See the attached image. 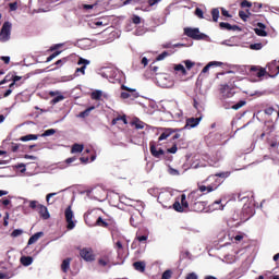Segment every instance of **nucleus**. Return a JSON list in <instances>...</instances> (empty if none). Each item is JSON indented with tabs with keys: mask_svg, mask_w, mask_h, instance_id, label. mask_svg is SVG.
<instances>
[{
	"mask_svg": "<svg viewBox=\"0 0 279 279\" xmlns=\"http://www.w3.org/2000/svg\"><path fill=\"white\" fill-rule=\"evenodd\" d=\"M69 269H71V258H65L61 264V271H63V274H68Z\"/></svg>",
	"mask_w": 279,
	"mask_h": 279,
	"instance_id": "25",
	"label": "nucleus"
},
{
	"mask_svg": "<svg viewBox=\"0 0 279 279\" xmlns=\"http://www.w3.org/2000/svg\"><path fill=\"white\" fill-rule=\"evenodd\" d=\"M194 14L197 19H204V11L201 8H196Z\"/></svg>",
	"mask_w": 279,
	"mask_h": 279,
	"instance_id": "48",
	"label": "nucleus"
},
{
	"mask_svg": "<svg viewBox=\"0 0 279 279\" xmlns=\"http://www.w3.org/2000/svg\"><path fill=\"white\" fill-rule=\"evenodd\" d=\"M268 71H279V61H271L270 63L267 64Z\"/></svg>",
	"mask_w": 279,
	"mask_h": 279,
	"instance_id": "33",
	"label": "nucleus"
},
{
	"mask_svg": "<svg viewBox=\"0 0 279 279\" xmlns=\"http://www.w3.org/2000/svg\"><path fill=\"white\" fill-rule=\"evenodd\" d=\"M133 267L136 271H141V274L145 272V262H135L133 264Z\"/></svg>",
	"mask_w": 279,
	"mask_h": 279,
	"instance_id": "28",
	"label": "nucleus"
},
{
	"mask_svg": "<svg viewBox=\"0 0 279 279\" xmlns=\"http://www.w3.org/2000/svg\"><path fill=\"white\" fill-rule=\"evenodd\" d=\"M132 23H134V25H141V16L133 15L132 16Z\"/></svg>",
	"mask_w": 279,
	"mask_h": 279,
	"instance_id": "54",
	"label": "nucleus"
},
{
	"mask_svg": "<svg viewBox=\"0 0 279 279\" xmlns=\"http://www.w3.org/2000/svg\"><path fill=\"white\" fill-rule=\"evenodd\" d=\"M161 279H171V270L163 271Z\"/></svg>",
	"mask_w": 279,
	"mask_h": 279,
	"instance_id": "57",
	"label": "nucleus"
},
{
	"mask_svg": "<svg viewBox=\"0 0 279 279\" xmlns=\"http://www.w3.org/2000/svg\"><path fill=\"white\" fill-rule=\"evenodd\" d=\"M84 151L83 144H74L71 148V154H82Z\"/></svg>",
	"mask_w": 279,
	"mask_h": 279,
	"instance_id": "30",
	"label": "nucleus"
},
{
	"mask_svg": "<svg viewBox=\"0 0 279 279\" xmlns=\"http://www.w3.org/2000/svg\"><path fill=\"white\" fill-rule=\"evenodd\" d=\"M29 208H32V210H38V207L40 206V203H38V201H29Z\"/></svg>",
	"mask_w": 279,
	"mask_h": 279,
	"instance_id": "45",
	"label": "nucleus"
},
{
	"mask_svg": "<svg viewBox=\"0 0 279 279\" xmlns=\"http://www.w3.org/2000/svg\"><path fill=\"white\" fill-rule=\"evenodd\" d=\"M275 111L276 109H274V107H268L264 110L265 114H268V117H271V114H274Z\"/></svg>",
	"mask_w": 279,
	"mask_h": 279,
	"instance_id": "55",
	"label": "nucleus"
},
{
	"mask_svg": "<svg viewBox=\"0 0 279 279\" xmlns=\"http://www.w3.org/2000/svg\"><path fill=\"white\" fill-rule=\"evenodd\" d=\"M236 92H234V87L225 84L220 87V97L221 99H231V97H234Z\"/></svg>",
	"mask_w": 279,
	"mask_h": 279,
	"instance_id": "6",
	"label": "nucleus"
},
{
	"mask_svg": "<svg viewBox=\"0 0 279 279\" xmlns=\"http://www.w3.org/2000/svg\"><path fill=\"white\" fill-rule=\"evenodd\" d=\"M132 125H135V130H144L145 129V122H143L141 120L133 121Z\"/></svg>",
	"mask_w": 279,
	"mask_h": 279,
	"instance_id": "38",
	"label": "nucleus"
},
{
	"mask_svg": "<svg viewBox=\"0 0 279 279\" xmlns=\"http://www.w3.org/2000/svg\"><path fill=\"white\" fill-rule=\"evenodd\" d=\"M141 64L143 66H147V64H149V59H147V57H143L141 60Z\"/></svg>",
	"mask_w": 279,
	"mask_h": 279,
	"instance_id": "62",
	"label": "nucleus"
},
{
	"mask_svg": "<svg viewBox=\"0 0 279 279\" xmlns=\"http://www.w3.org/2000/svg\"><path fill=\"white\" fill-rule=\"evenodd\" d=\"M257 27H259V28L254 29V32L257 36H262V37L267 36V32L265 31V27H266L265 24L259 22V23H257Z\"/></svg>",
	"mask_w": 279,
	"mask_h": 279,
	"instance_id": "22",
	"label": "nucleus"
},
{
	"mask_svg": "<svg viewBox=\"0 0 279 279\" xmlns=\"http://www.w3.org/2000/svg\"><path fill=\"white\" fill-rule=\"evenodd\" d=\"M20 141H22L23 143H27V141H38V135L28 134V135L22 136Z\"/></svg>",
	"mask_w": 279,
	"mask_h": 279,
	"instance_id": "34",
	"label": "nucleus"
},
{
	"mask_svg": "<svg viewBox=\"0 0 279 279\" xmlns=\"http://www.w3.org/2000/svg\"><path fill=\"white\" fill-rule=\"evenodd\" d=\"M102 70L109 69L110 71H119V68H117V65L112 64V63H105L101 66Z\"/></svg>",
	"mask_w": 279,
	"mask_h": 279,
	"instance_id": "43",
	"label": "nucleus"
},
{
	"mask_svg": "<svg viewBox=\"0 0 279 279\" xmlns=\"http://www.w3.org/2000/svg\"><path fill=\"white\" fill-rule=\"evenodd\" d=\"M21 234H23V230H21V229H15V230L12 231L11 236H12L13 239H16V236H21Z\"/></svg>",
	"mask_w": 279,
	"mask_h": 279,
	"instance_id": "50",
	"label": "nucleus"
},
{
	"mask_svg": "<svg viewBox=\"0 0 279 279\" xmlns=\"http://www.w3.org/2000/svg\"><path fill=\"white\" fill-rule=\"evenodd\" d=\"M178 153V145L173 144L172 147L168 148V154H177Z\"/></svg>",
	"mask_w": 279,
	"mask_h": 279,
	"instance_id": "58",
	"label": "nucleus"
},
{
	"mask_svg": "<svg viewBox=\"0 0 279 279\" xmlns=\"http://www.w3.org/2000/svg\"><path fill=\"white\" fill-rule=\"evenodd\" d=\"M155 82L160 88H172L173 84H175V71L157 72L155 74Z\"/></svg>",
	"mask_w": 279,
	"mask_h": 279,
	"instance_id": "3",
	"label": "nucleus"
},
{
	"mask_svg": "<svg viewBox=\"0 0 279 279\" xmlns=\"http://www.w3.org/2000/svg\"><path fill=\"white\" fill-rule=\"evenodd\" d=\"M149 147H150V154L154 158H162V156H165V150L162 148H157L156 147V143L155 142H150L149 143Z\"/></svg>",
	"mask_w": 279,
	"mask_h": 279,
	"instance_id": "10",
	"label": "nucleus"
},
{
	"mask_svg": "<svg viewBox=\"0 0 279 279\" xmlns=\"http://www.w3.org/2000/svg\"><path fill=\"white\" fill-rule=\"evenodd\" d=\"M122 90H128V92H122L121 93V98L122 99H130V97H132V94L130 93H134V89L126 87L125 85L121 86Z\"/></svg>",
	"mask_w": 279,
	"mask_h": 279,
	"instance_id": "24",
	"label": "nucleus"
},
{
	"mask_svg": "<svg viewBox=\"0 0 279 279\" xmlns=\"http://www.w3.org/2000/svg\"><path fill=\"white\" fill-rule=\"evenodd\" d=\"M48 95H49L50 97H54V98L50 101V104H51L52 106H56V104H60V101H64V96L60 94V90H56V92L51 90V92L48 93Z\"/></svg>",
	"mask_w": 279,
	"mask_h": 279,
	"instance_id": "12",
	"label": "nucleus"
},
{
	"mask_svg": "<svg viewBox=\"0 0 279 279\" xmlns=\"http://www.w3.org/2000/svg\"><path fill=\"white\" fill-rule=\"evenodd\" d=\"M223 207L225 206L221 204V199H218L210 205L211 210H223Z\"/></svg>",
	"mask_w": 279,
	"mask_h": 279,
	"instance_id": "32",
	"label": "nucleus"
},
{
	"mask_svg": "<svg viewBox=\"0 0 279 279\" xmlns=\"http://www.w3.org/2000/svg\"><path fill=\"white\" fill-rule=\"evenodd\" d=\"M184 35L192 40H208V35L199 32V28L185 27Z\"/></svg>",
	"mask_w": 279,
	"mask_h": 279,
	"instance_id": "4",
	"label": "nucleus"
},
{
	"mask_svg": "<svg viewBox=\"0 0 279 279\" xmlns=\"http://www.w3.org/2000/svg\"><path fill=\"white\" fill-rule=\"evenodd\" d=\"M119 121H122L124 123V125H128V118L125 116H118L117 118H114L111 121V125H117V123H119Z\"/></svg>",
	"mask_w": 279,
	"mask_h": 279,
	"instance_id": "31",
	"label": "nucleus"
},
{
	"mask_svg": "<svg viewBox=\"0 0 279 279\" xmlns=\"http://www.w3.org/2000/svg\"><path fill=\"white\" fill-rule=\"evenodd\" d=\"M165 199H171V195H169L167 193H161L158 196V202H159V204H161L163 206V208H171V205H167V202H165Z\"/></svg>",
	"mask_w": 279,
	"mask_h": 279,
	"instance_id": "18",
	"label": "nucleus"
},
{
	"mask_svg": "<svg viewBox=\"0 0 279 279\" xmlns=\"http://www.w3.org/2000/svg\"><path fill=\"white\" fill-rule=\"evenodd\" d=\"M22 78H23L22 76H14V74H12L11 76L7 75L4 77V80L0 82V85L5 84V82L12 81V83L9 85V88H14V86H19V84H16V82H20V80H22Z\"/></svg>",
	"mask_w": 279,
	"mask_h": 279,
	"instance_id": "11",
	"label": "nucleus"
},
{
	"mask_svg": "<svg viewBox=\"0 0 279 279\" xmlns=\"http://www.w3.org/2000/svg\"><path fill=\"white\" fill-rule=\"evenodd\" d=\"M247 104L245 100H240L235 105L232 106V110H240V108H243Z\"/></svg>",
	"mask_w": 279,
	"mask_h": 279,
	"instance_id": "46",
	"label": "nucleus"
},
{
	"mask_svg": "<svg viewBox=\"0 0 279 279\" xmlns=\"http://www.w3.org/2000/svg\"><path fill=\"white\" fill-rule=\"evenodd\" d=\"M108 263H110L108 257H102V258L98 259V264L101 265V267H106V265H108Z\"/></svg>",
	"mask_w": 279,
	"mask_h": 279,
	"instance_id": "52",
	"label": "nucleus"
},
{
	"mask_svg": "<svg viewBox=\"0 0 279 279\" xmlns=\"http://www.w3.org/2000/svg\"><path fill=\"white\" fill-rule=\"evenodd\" d=\"M64 215L68 223V230H73V228H75V222H73V210L71 209V206L65 208Z\"/></svg>",
	"mask_w": 279,
	"mask_h": 279,
	"instance_id": "9",
	"label": "nucleus"
},
{
	"mask_svg": "<svg viewBox=\"0 0 279 279\" xmlns=\"http://www.w3.org/2000/svg\"><path fill=\"white\" fill-rule=\"evenodd\" d=\"M185 68L191 71L193 66L195 69H202V71H209L211 66H221L225 71H267V68H263L260 65H229L227 63H221L219 61H211L207 65L204 66L202 63H196L191 60L184 61Z\"/></svg>",
	"mask_w": 279,
	"mask_h": 279,
	"instance_id": "2",
	"label": "nucleus"
},
{
	"mask_svg": "<svg viewBox=\"0 0 279 279\" xmlns=\"http://www.w3.org/2000/svg\"><path fill=\"white\" fill-rule=\"evenodd\" d=\"M219 27H220V29H227V32L241 31V27H239V25H232V24L226 23V22H220Z\"/></svg>",
	"mask_w": 279,
	"mask_h": 279,
	"instance_id": "15",
	"label": "nucleus"
},
{
	"mask_svg": "<svg viewBox=\"0 0 279 279\" xmlns=\"http://www.w3.org/2000/svg\"><path fill=\"white\" fill-rule=\"evenodd\" d=\"M174 71H186V68H184V65H182V64H177L174 66Z\"/></svg>",
	"mask_w": 279,
	"mask_h": 279,
	"instance_id": "63",
	"label": "nucleus"
},
{
	"mask_svg": "<svg viewBox=\"0 0 279 279\" xmlns=\"http://www.w3.org/2000/svg\"><path fill=\"white\" fill-rule=\"evenodd\" d=\"M9 8L11 12H16V10H19V2L9 3Z\"/></svg>",
	"mask_w": 279,
	"mask_h": 279,
	"instance_id": "51",
	"label": "nucleus"
},
{
	"mask_svg": "<svg viewBox=\"0 0 279 279\" xmlns=\"http://www.w3.org/2000/svg\"><path fill=\"white\" fill-rule=\"evenodd\" d=\"M241 8H252V2H250L247 0H243L241 2Z\"/></svg>",
	"mask_w": 279,
	"mask_h": 279,
	"instance_id": "59",
	"label": "nucleus"
},
{
	"mask_svg": "<svg viewBox=\"0 0 279 279\" xmlns=\"http://www.w3.org/2000/svg\"><path fill=\"white\" fill-rule=\"evenodd\" d=\"M222 182L223 181L216 180V183H213L209 185H199L198 191H199V193H203L204 195H206L208 193H213V191H217V189H219V186H221Z\"/></svg>",
	"mask_w": 279,
	"mask_h": 279,
	"instance_id": "7",
	"label": "nucleus"
},
{
	"mask_svg": "<svg viewBox=\"0 0 279 279\" xmlns=\"http://www.w3.org/2000/svg\"><path fill=\"white\" fill-rule=\"evenodd\" d=\"M168 56H169V52L163 51V52H161L160 54L157 56L156 61L160 62V60H165V58H168Z\"/></svg>",
	"mask_w": 279,
	"mask_h": 279,
	"instance_id": "49",
	"label": "nucleus"
},
{
	"mask_svg": "<svg viewBox=\"0 0 279 279\" xmlns=\"http://www.w3.org/2000/svg\"><path fill=\"white\" fill-rule=\"evenodd\" d=\"M37 213H39L40 217H43V219H49V210L47 209V207L43 204H40L37 208Z\"/></svg>",
	"mask_w": 279,
	"mask_h": 279,
	"instance_id": "21",
	"label": "nucleus"
},
{
	"mask_svg": "<svg viewBox=\"0 0 279 279\" xmlns=\"http://www.w3.org/2000/svg\"><path fill=\"white\" fill-rule=\"evenodd\" d=\"M211 17L214 23L219 21V10L217 8L211 10Z\"/></svg>",
	"mask_w": 279,
	"mask_h": 279,
	"instance_id": "41",
	"label": "nucleus"
},
{
	"mask_svg": "<svg viewBox=\"0 0 279 279\" xmlns=\"http://www.w3.org/2000/svg\"><path fill=\"white\" fill-rule=\"evenodd\" d=\"M217 178H221L222 180H226V178H230V172L229 171L218 172L216 174L209 175L207 180H215V184H217V181L221 182V180H218Z\"/></svg>",
	"mask_w": 279,
	"mask_h": 279,
	"instance_id": "16",
	"label": "nucleus"
},
{
	"mask_svg": "<svg viewBox=\"0 0 279 279\" xmlns=\"http://www.w3.org/2000/svg\"><path fill=\"white\" fill-rule=\"evenodd\" d=\"M221 14L222 16H227V19H232V15L223 8L221 9Z\"/></svg>",
	"mask_w": 279,
	"mask_h": 279,
	"instance_id": "60",
	"label": "nucleus"
},
{
	"mask_svg": "<svg viewBox=\"0 0 279 279\" xmlns=\"http://www.w3.org/2000/svg\"><path fill=\"white\" fill-rule=\"evenodd\" d=\"M130 223L133 228H138V223H140L138 216L132 215L130 218Z\"/></svg>",
	"mask_w": 279,
	"mask_h": 279,
	"instance_id": "37",
	"label": "nucleus"
},
{
	"mask_svg": "<svg viewBox=\"0 0 279 279\" xmlns=\"http://www.w3.org/2000/svg\"><path fill=\"white\" fill-rule=\"evenodd\" d=\"M250 49H253L255 51H259V49H263V44H253L250 46Z\"/></svg>",
	"mask_w": 279,
	"mask_h": 279,
	"instance_id": "53",
	"label": "nucleus"
},
{
	"mask_svg": "<svg viewBox=\"0 0 279 279\" xmlns=\"http://www.w3.org/2000/svg\"><path fill=\"white\" fill-rule=\"evenodd\" d=\"M44 235H45V233L43 231L33 234L29 238L27 245H34V243H36L38 241V239H40V236H44Z\"/></svg>",
	"mask_w": 279,
	"mask_h": 279,
	"instance_id": "26",
	"label": "nucleus"
},
{
	"mask_svg": "<svg viewBox=\"0 0 279 279\" xmlns=\"http://www.w3.org/2000/svg\"><path fill=\"white\" fill-rule=\"evenodd\" d=\"M78 66L76 71H86V66H88V64H90V61L84 58H80L77 61Z\"/></svg>",
	"mask_w": 279,
	"mask_h": 279,
	"instance_id": "23",
	"label": "nucleus"
},
{
	"mask_svg": "<svg viewBox=\"0 0 279 279\" xmlns=\"http://www.w3.org/2000/svg\"><path fill=\"white\" fill-rule=\"evenodd\" d=\"M102 95L104 94L101 93V90H95L92 93V99H94L95 101H99Z\"/></svg>",
	"mask_w": 279,
	"mask_h": 279,
	"instance_id": "40",
	"label": "nucleus"
},
{
	"mask_svg": "<svg viewBox=\"0 0 279 279\" xmlns=\"http://www.w3.org/2000/svg\"><path fill=\"white\" fill-rule=\"evenodd\" d=\"M175 132H180V129H163V132L160 134L158 141H167L171 134H175Z\"/></svg>",
	"mask_w": 279,
	"mask_h": 279,
	"instance_id": "14",
	"label": "nucleus"
},
{
	"mask_svg": "<svg viewBox=\"0 0 279 279\" xmlns=\"http://www.w3.org/2000/svg\"><path fill=\"white\" fill-rule=\"evenodd\" d=\"M21 263L24 267H29L34 263V258L32 256H22Z\"/></svg>",
	"mask_w": 279,
	"mask_h": 279,
	"instance_id": "29",
	"label": "nucleus"
},
{
	"mask_svg": "<svg viewBox=\"0 0 279 279\" xmlns=\"http://www.w3.org/2000/svg\"><path fill=\"white\" fill-rule=\"evenodd\" d=\"M144 77L146 80H156V72H154V71H146L144 73Z\"/></svg>",
	"mask_w": 279,
	"mask_h": 279,
	"instance_id": "42",
	"label": "nucleus"
},
{
	"mask_svg": "<svg viewBox=\"0 0 279 279\" xmlns=\"http://www.w3.org/2000/svg\"><path fill=\"white\" fill-rule=\"evenodd\" d=\"M206 206H208L207 202L202 201V193L199 191H193L187 195H181V201H175L172 204L173 210L175 213H204L206 210Z\"/></svg>",
	"mask_w": 279,
	"mask_h": 279,
	"instance_id": "1",
	"label": "nucleus"
},
{
	"mask_svg": "<svg viewBox=\"0 0 279 279\" xmlns=\"http://www.w3.org/2000/svg\"><path fill=\"white\" fill-rule=\"evenodd\" d=\"M94 226H98L99 228H108V222L104 220V218L98 217Z\"/></svg>",
	"mask_w": 279,
	"mask_h": 279,
	"instance_id": "35",
	"label": "nucleus"
},
{
	"mask_svg": "<svg viewBox=\"0 0 279 279\" xmlns=\"http://www.w3.org/2000/svg\"><path fill=\"white\" fill-rule=\"evenodd\" d=\"M149 239V231H137L135 241H138L140 243H147V240Z\"/></svg>",
	"mask_w": 279,
	"mask_h": 279,
	"instance_id": "17",
	"label": "nucleus"
},
{
	"mask_svg": "<svg viewBox=\"0 0 279 279\" xmlns=\"http://www.w3.org/2000/svg\"><path fill=\"white\" fill-rule=\"evenodd\" d=\"M239 16L242 21H247V19H250V16H252V13L250 12V10L245 11H239Z\"/></svg>",
	"mask_w": 279,
	"mask_h": 279,
	"instance_id": "36",
	"label": "nucleus"
},
{
	"mask_svg": "<svg viewBox=\"0 0 279 279\" xmlns=\"http://www.w3.org/2000/svg\"><path fill=\"white\" fill-rule=\"evenodd\" d=\"M278 73H279V71L276 72V74H269V72H267V71H258L257 72V77L259 80H263V77H266V78H268V77H276V75H278Z\"/></svg>",
	"mask_w": 279,
	"mask_h": 279,
	"instance_id": "27",
	"label": "nucleus"
},
{
	"mask_svg": "<svg viewBox=\"0 0 279 279\" xmlns=\"http://www.w3.org/2000/svg\"><path fill=\"white\" fill-rule=\"evenodd\" d=\"M169 173H170V175H180V171H178V170L174 169V168H170V169H169Z\"/></svg>",
	"mask_w": 279,
	"mask_h": 279,
	"instance_id": "61",
	"label": "nucleus"
},
{
	"mask_svg": "<svg viewBox=\"0 0 279 279\" xmlns=\"http://www.w3.org/2000/svg\"><path fill=\"white\" fill-rule=\"evenodd\" d=\"M53 134H56V130L54 129H48L46 130L41 136L45 137V136H53Z\"/></svg>",
	"mask_w": 279,
	"mask_h": 279,
	"instance_id": "47",
	"label": "nucleus"
},
{
	"mask_svg": "<svg viewBox=\"0 0 279 279\" xmlns=\"http://www.w3.org/2000/svg\"><path fill=\"white\" fill-rule=\"evenodd\" d=\"M12 34V23L4 22L0 31V41L8 43L10 35Z\"/></svg>",
	"mask_w": 279,
	"mask_h": 279,
	"instance_id": "5",
	"label": "nucleus"
},
{
	"mask_svg": "<svg viewBox=\"0 0 279 279\" xmlns=\"http://www.w3.org/2000/svg\"><path fill=\"white\" fill-rule=\"evenodd\" d=\"M90 110H95V107L87 108L86 110L82 111L78 117H81V119L88 117L90 114Z\"/></svg>",
	"mask_w": 279,
	"mask_h": 279,
	"instance_id": "44",
	"label": "nucleus"
},
{
	"mask_svg": "<svg viewBox=\"0 0 279 279\" xmlns=\"http://www.w3.org/2000/svg\"><path fill=\"white\" fill-rule=\"evenodd\" d=\"M202 121V116L198 118H190L186 120V128H197Z\"/></svg>",
	"mask_w": 279,
	"mask_h": 279,
	"instance_id": "19",
	"label": "nucleus"
},
{
	"mask_svg": "<svg viewBox=\"0 0 279 279\" xmlns=\"http://www.w3.org/2000/svg\"><path fill=\"white\" fill-rule=\"evenodd\" d=\"M60 47H62L61 44H57L50 47L49 51H54V52L47 58L46 62H51V60H53L54 58H58V56L62 53V51L58 50Z\"/></svg>",
	"mask_w": 279,
	"mask_h": 279,
	"instance_id": "13",
	"label": "nucleus"
},
{
	"mask_svg": "<svg viewBox=\"0 0 279 279\" xmlns=\"http://www.w3.org/2000/svg\"><path fill=\"white\" fill-rule=\"evenodd\" d=\"M92 27H101L104 25V22L99 20H95L94 22L90 23Z\"/></svg>",
	"mask_w": 279,
	"mask_h": 279,
	"instance_id": "56",
	"label": "nucleus"
},
{
	"mask_svg": "<svg viewBox=\"0 0 279 279\" xmlns=\"http://www.w3.org/2000/svg\"><path fill=\"white\" fill-rule=\"evenodd\" d=\"M189 72L186 71H174V78L179 80V82H186L189 80Z\"/></svg>",
	"mask_w": 279,
	"mask_h": 279,
	"instance_id": "20",
	"label": "nucleus"
},
{
	"mask_svg": "<svg viewBox=\"0 0 279 279\" xmlns=\"http://www.w3.org/2000/svg\"><path fill=\"white\" fill-rule=\"evenodd\" d=\"M71 80H73V76H63L61 77L60 82H71Z\"/></svg>",
	"mask_w": 279,
	"mask_h": 279,
	"instance_id": "64",
	"label": "nucleus"
},
{
	"mask_svg": "<svg viewBox=\"0 0 279 279\" xmlns=\"http://www.w3.org/2000/svg\"><path fill=\"white\" fill-rule=\"evenodd\" d=\"M80 256L86 260V263H93L95 260V253H93V248L85 247L81 250Z\"/></svg>",
	"mask_w": 279,
	"mask_h": 279,
	"instance_id": "8",
	"label": "nucleus"
},
{
	"mask_svg": "<svg viewBox=\"0 0 279 279\" xmlns=\"http://www.w3.org/2000/svg\"><path fill=\"white\" fill-rule=\"evenodd\" d=\"M114 248L118 252V256H121V254H123V243H121V241L116 242Z\"/></svg>",
	"mask_w": 279,
	"mask_h": 279,
	"instance_id": "39",
	"label": "nucleus"
}]
</instances>
